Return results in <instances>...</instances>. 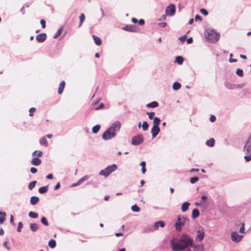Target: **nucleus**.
I'll return each instance as SVG.
<instances>
[{"label": "nucleus", "mask_w": 251, "mask_h": 251, "mask_svg": "<svg viewBox=\"0 0 251 251\" xmlns=\"http://www.w3.org/2000/svg\"><path fill=\"white\" fill-rule=\"evenodd\" d=\"M43 154L42 151H35L32 153V156H37L38 157H41Z\"/></svg>", "instance_id": "obj_41"}, {"label": "nucleus", "mask_w": 251, "mask_h": 251, "mask_svg": "<svg viewBox=\"0 0 251 251\" xmlns=\"http://www.w3.org/2000/svg\"><path fill=\"white\" fill-rule=\"evenodd\" d=\"M147 114L149 116V118L151 120L154 119L155 113L154 112H147Z\"/></svg>", "instance_id": "obj_46"}, {"label": "nucleus", "mask_w": 251, "mask_h": 251, "mask_svg": "<svg viewBox=\"0 0 251 251\" xmlns=\"http://www.w3.org/2000/svg\"><path fill=\"white\" fill-rule=\"evenodd\" d=\"M225 86L228 89H234L235 88V84H232L228 82H226L225 83Z\"/></svg>", "instance_id": "obj_24"}, {"label": "nucleus", "mask_w": 251, "mask_h": 251, "mask_svg": "<svg viewBox=\"0 0 251 251\" xmlns=\"http://www.w3.org/2000/svg\"><path fill=\"white\" fill-rule=\"evenodd\" d=\"M181 84L178 82H175L173 85V89L174 90H178L181 88Z\"/></svg>", "instance_id": "obj_28"}, {"label": "nucleus", "mask_w": 251, "mask_h": 251, "mask_svg": "<svg viewBox=\"0 0 251 251\" xmlns=\"http://www.w3.org/2000/svg\"><path fill=\"white\" fill-rule=\"evenodd\" d=\"M200 215V212L198 209H194L192 211V217L193 219H195Z\"/></svg>", "instance_id": "obj_19"}, {"label": "nucleus", "mask_w": 251, "mask_h": 251, "mask_svg": "<svg viewBox=\"0 0 251 251\" xmlns=\"http://www.w3.org/2000/svg\"><path fill=\"white\" fill-rule=\"evenodd\" d=\"M195 19L196 21H201V17L200 16H199V15H196Z\"/></svg>", "instance_id": "obj_57"}, {"label": "nucleus", "mask_w": 251, "mask_h": 251, "mask_svg": "<svg viewBox=\"0 0 251 251\" xmlns=\"http://www.w3.org/2000/svg\"><path fill=\"white\" fill-rule=\"evenodd\" d=\"M220 38V33L215 31L214 30H210L207 32L206 39L208 42L215 43L217 42Z\"/></svg>", "instance_id": "obj_2"}, {"label": "nucleus", "mask_w": 251, "mask_h": 251, "mask_svg": "<svg viewBox=\"0 0 251 251\" xmlns=\"http://www.w3.org/2000/svg\"><path fill=\"white\" fill-rule=\"evenodd\" d=\"M244 83L235 84V88H242L244 87Z\"/></svg>", "instance_id": "obj_54"}, {"label": "nucleus", "mask_w": 251, "mask_h": 251, "mask_svg": "<svg viewBox=\"0 0 251 251\" xmlns=\"http://www.w3.org/2000/svg\"><path fill=\"white\" fill-rule=\"evenodd\" d=\"M65 84V83L64 81H62L60 82L58 89V93L59 94H61L62 93L63 89L64 88Z\"/></svg>", "instance_id": "obj_20"}, {"label": "nucleus", "mask_w": 251, "mask_h": 251, "mask_svg": "<svg viewBox=\"0 0 251 251\" xmlns=\"http://www.w3.org/2000/svg\"><path fill=\"white\" fill-rule=\"evenodd\" d=\"M36 110V108H34V107H31L29 109V115L30 116H32L33 115V112H34Z\"/></svg>", "instance_id": "obj_48"}, {"label": "nucleus", "mask_w": 251, "mask_h": 251, "mask_svg": "<svg viewBox=\"0 0 251 251\" xmlns=\"http://www.w3.org/2000/svg\"><path fill=\"white\" fill-rule=\"evenodd\" d=\"M186 38V35H184V36H182L181 37H180L179 38V40L181 42H184Z\"/></svg>", "instance_id": "obj_56"}, {"label": "nucleus", "mask_w": 251, "mask_h": 251, "mask_svg": "<svg viewBox=\"0 0 251 251\" xmlns=\"http://www.w3.org/2000/svg\"><path fill=\"white\" fill-rule=\"evenodd\" d=\"M153 228L151 226H145L144 227L143 232H149L150 231H153Z\"/></svg>", "instance_id": "obj_37"}, {"label": "nucleus", "mask_w": 251, "mask_h": 251, "mask_svg": "<svg viewBox=\"0 0 251 251\" xmlns=\"http://www.w3.org/2000/svg\"><path fill=\"white\" fill-rule=\"evenodd\" d=\"M190 205V203L187 201H186V202H184V203H183V204H182L181 207V211L183 212L186 211L188 210Z\"/></svg>", "instance_id": "obj_16"}, {"label": "nucleus", "mask_w": 251, "mask_h": 251, "mask_svg": "<svg viewBox=\"0 0 251 251\" xmlns=\"http://www.w3.org/2000/svg\"><path fill=\"white\" fill-rule=\"evenodd\" d=\"M60 187V184L59 182H58L56 185L54 186V190H56L58 189Z\"/></svg>", "instance_id": "obj_59"}, {"label": "nucleus", "mask_w": 251, "mask_h": 251, "mask_svg": "<svg viewBox=\"0 0 251 251\" xmlns=\"http://www.w3.org/2000/svg\"><path fill=\"white\" fill-rule=\"evenodd\" d=\"M244 150L247 153H251V134L244 147Z\"/></svg>", "instance_id": "obj_10"}, {"label": "nucleus", "mask_w": 251, "mask_h": 251, "mask_svg": "<svg viewBox=\"0 0 251 251\" xmlns=\"http://www.w3.org/2000/svg\"><path fill=\"white\" fill-rule=\"evenodd\" d=\"M204 235V232L202 230H199L198 231V234L196 236V240L201 241L203 238Z\"/></svg>", "instance_id": "obj_15"}, {"label": "nucleus", "mask_w": 251, "mask_h": 251, "mask_svg": "<svg viewBox=\"0 0 251 251\" xmlns=\"http://www.w3.org/2000/svg\"><path fill=\"white\" fill-rule=\"evenodd\" d=\"M63 30V27H61L59 28L57 31L55 33V34L53 36L54 38H57L61 33L62 31Z\"/></svg>", "instance_id": "obj_40"}, {"label": "nucleus", "mask_w": 251, "mask_h": 251, "mask_svg": "<svg viewBox=\"0 0 251 251\" xmlns=\"http://www.w3.org/2000/svg\"><path fill=\"white\" fill-rule=\"evenodd\" d=\"M243 236L238 234L236 231H233L231 233V239L232 241L238 243L243 238Z\"/></svg>", "instance_id": "obj_8"}, {"label": "nucleus", "mask_w": 251, "mask_h": 251, "mask_svg": "<svg viewBox=\"0 0 251 251\" xmlns=\"http://www.w3.org/2000/svg\"><path fill=\"white\" fill-rule=\"evenodd\" d=\"M36 39L38 42L43 43L46 40L47 35L45 33H40L36 36Z\"/></svg>", "instance_id": "obj_11"}, {"label": "nucleus", "mask_w": 251, "mask_h": 251, "mask_svg": "<svg viewBox=\"0 0 251 251\" xmlns=\"http://www.w3.org/2000/svg\"><path fill=\"white\" fill-rule=\"evenodd\" d=\"M79 24L78 25V27H80L82 25L83 22L84 21L85 17L84 14L82 13L79 16Z\"/></svg>", "instance_id": "obj_30"}, {"label": "nucleus", "mask_w": 251, "mask_h": 251, "mask_svg": "<svg viewBox=\"0 0 251 251\" xmlns=\"http://www.w3.org/2000/svg\"><path fill=\"white\" fill-rule=\"evenodd\" d=\"M30 172H31V173H32V174H35V173H37V169L36 168H34V167H31V168H30Z\"/></svg>", "instance_id": "obj_52"}, {"label": "nucleus", "mask_w": 251, "mask_h": 251, "mask_svg": "<svg viewBox=\"0 0 251 251\" xmlns=\"http://www.w3.org/2000/svg\"><path fill=\"white\" fill-rule=\"evenodd\" d=\"M158 103L157 101H153L150 103H148L146 106L148 108H156L158 106Z\"/></svg>", "instance_id": "obj_18"}, {"label": "nucleus", "mask_w": 251, "mask_h": 251, "mask_svg": "<svg viewBox=\"0 0 251 251\" xmlns=\"http://www.w3.org/2000/svg\"><path fill=\"white\" fill-rule=\"evenodd\" d=\"M165 226V223L163 221H159L155 222L152 227L153 230H157L159 226L163 227Z\"/></svg>", "instance_id": "obj_13"}, {"label": "nucleus", "mask_w": 251, "mask_h": 251, "mask_svg": "<svg viewBox=\"0 0 251 251\" xmlns=\"http://www.w3.org/2000/svg\"><path fill=\"white\" fill-rule=\"evenodd\" d=\"M193 42V38L190 37L187 40V43L188 44H191Z\"/></svg>", "instance_id": "obj_61"}, {"label": "nucleus", "mask_w": 251, "mask_h": 251, "mask_svg": "<svg viewBox=\"0 0 251 251\" xmlns=\"http://www.w3.org/2000/svg\"><path fill=\"white\" fill-rule=\"evenodd\" d=\"M49 246L50 248H54L56 246L55 240L53 239H50L49 242Z\"/></svg>", "instance_id": "obj_32"}, {"label": "nucleus", "mask_w": 251, "mask_h": 251, "mask_svg": "<svg viewBox=\"0 0 251 251\" xmlns=\"http://www.w3.org/2000/svg\"><path fill=\"white\" fill-rule=\"evenodd\" d=\"M6 213L0 211V225L3 223L5 220Z\"/></svg>", "instance_id": "obj_25"}, {"label": "nucleus", "mask_w": 251, "mask_h": 251, "mask_svg": "<svg viewBox=\"0 0 251 251\" xmlns=\"http://www.w3.org/2000/svg\"><path fill=\"white\" fill-rule=\"evenodd\" d=\"M40 143L41 145H44L45 147H47L48 146V142L45 137H42L40 139Z\"/></svg>", "instance_id": "obj_26"}, {"label": "nucleus", "mask_w": 251, "mask_h": 251, "mask_svg": "<svg viewBox=\"0 0 251 251\" xmlns=\"http://www.w3.org/2000/svg\"><path fill=\"white\" fill-rule=\"evenodd\" d=\"M158 25L161 27H165L167 25V23L165 22H161L158 24Z\"/></svg>", "instance_id": "obj_53"}, {"label": "nucleus", "mask_w": 251, "mask_h": 251, "mask_svg": "<svg viewBox=\"0 0 251 251\" xmlns=\"http://www.w3.org/2000/svg\"><path fill=\"white\" fill-rule=\"evenodd\" d=\"M7 242L5 241L3 243V246L7 250H10V248L7 246Z\"/></svg>", "instance_id": "obj_58"}, {"label": "nucleus", "mask_w": 251, "mask_h": 251, "mask_svg": "<svg viewBox=\"0 0 251 251\" xmlns=\"http://www.w3.org/2000/svg\"><path fill=\"white\" fill-rule=\"evenodd\" d=\"M48 186H45L40 187L39 190L38 192L40 194H44L46 193L48 191Z\"/></svg>", "instance_id": "obj_29"}, {"label": "nucleus", "mask_w": 251, "mask_h": 251, "mask_svg": "<svg viewBox=\"0 0 251 251\" xmlns=\"http://www.w3.org/2000/svg\"><path fill=\"white\" fill-rule=\"evenodd\" d=\"M39 201V199L38 197L32 196L30 198V202L31 204H32V205H35L38 203Z\"/></svg>", "instance_id": "obj_17"}, {"label": "nucleus", "mask_w": 251, "mask_h": 251, "mask_svg": "<svg viewBox=\"0 0 251 251\" xmlns=\"http://www.w3.org/2000/svg\"><path fill=\"white\" fill-rule=\"evenodd\" d=\"M30 230L33 232H35L38 228V225L36 223H31L29 225Z\"/></svg>", "instance_id": "obj_21"}, {"label": "nucleus", "mask_w": 251, "mask_h": 251, "mask_svg": "<svg viewBox=\"0 0 251 251\" xmlns=\"http://www.w3.org/2000/svg\"><path fill=\"white\" fill-rule=\"evenodd\" d=\"M89 178V176L87 175L84 176L83 177L81 178L78 181H77V184H80L82 183H83L84 181L88 180Z\"/></svg>", "instance_id": "obj_35"}, {"label": "nucleus", "mask_w": 251, "mask_h": 251, "mask_svg": "<svg viewBox=\"0 0 251 251\" xmlns=\"http://www.w3.org/2000/svg\"><path fill=\"white\" fill-rule=\"evenodd\" d=\"M189 219L182 216H178L177 220H176L175 226L176 230L180 231L181 227L185 225L186 224H189Z\"/></svg>", "instance_id": "obj_1"}, {"label": "nucleus", "mask_w": 251, "mask_h": 251, "mask_svg": "<svg viewBox=\"0 0 251 251\" xmlns=\"http://www.w3.org/2000/svg\"><path fill=\"white\" fill-rule=\"evenodd\" d=\"M100 128V126L99 125H97L94 126L92 128V132L93 133H97Z\"/></svg>", "instance_id": "obj_33"}, {"label": "nucleus", "mask_w": 251, "mask_h": 251, "mask_svg": "<svg viewBox=\"0 0 251 251\" xmlns=\"http://www.w3.org/2000/svg\"><path fill=\"white\" fill-rule=\"evenodd\" d=\"M144 141L143 136L141 134H138L133 136L131 139V144L134 146H138L141 144Z\"/></svg>", "instance_id": "obj_4"}, {"label": "nucleus", "mask_w": 251, "mask_h": 251, "mask_svg": "<svg viewBox=\"0 0 251 251\" xmlns=\"http://www.w3.org/2000/svg\"><path fill=\"white\" fill-rule=\"evenodd\" d=\"M139 25H143L145 24V21L143 19H140L139 21H138Z\"/></svg>", "instance_id": "obj_60"}, {"label": "nucleus", "mask_w": 251, "mask_h": 251, "mask_svg": "<svg viewBox=\"0 0 251 251\" xmlns=\"http://www.w3.org/2000/svg\"><path fill=\"white\" fill-rule=\"evenodd\" d=\"M92 37L95 41V44L97 45L100 46L101 44V40L100 39V38H99V37H98L95 35H93L92 36Z\"/></svg>", "instance_id": "obj_22"}, {"label": "nucleus", "mask_w": 251, "mask_h": 251, "mask_svg": "<svg viewBox=\"0 0 251 251\" xmlns=\"http://www.w3.org/2000/svg\"><path fill=\"white\" fill-rule=\"evenodd\" d=\"M120 128L121 124L120 122L116 121L114 122L108 128H109V130L111 131L112 132L116 134V132L120 130Z\"/></svg>", "instance_id": "obj_7"}, {"label": "nucleus", "mask_w": 251, "mask_h": 251, "mask_svg": "<svg viewBox=\"0 0 251 251\" xmlns=\"http://www.w3.org/2000/svg\"><path fill=\"white\" fill-rule=\"evenodd\" d=\"M40 24L42 25L43 28H45L46 27V21L45 20L42 19L40 21Z\"/></svg>", "instance_id": "obj_51"}, {"label": "nucleus", "mask_w": 251, "mask_h": 251, "mask_svg": "<svg viewBox=\"0 0 251 251\" xmlns=\"http://www.w3.org/2000/svg\"><path fill=\"white\" fill-rule=\"evenodd\" d=\"M142 127L143 131H145L147 130L149 128V125L148 122L146 121L143 122Z\"/></svg>", "instance_id": "obj_38"}, {"label": "nucleus", "mask_w": 251, "mask_h": 251, "mask_svg": "<svg viewBox=\"0 0 251 251\" xmlns=\"http://www.w3.org/2000/svg\"><path fill=\"white\" fill-rule=\"evenodd\" d=\"M160 128L159 126H153L151 129V133L152 138H155L160 132Z\"/></svg>", "instance_id": "obj_12"}, {"label": "nucleus", "mask_w": 251, "mask_h": 251, "mask_svg": "<svg viewBox=\"0 0 251 251\" xmlns=\"http://www.w3.org/2000/svg\"><path fill=\"white\" fill-rule=\"evenodd\" d=\"M184 61V58L181 56H176V62H177L179 65H181Z\"/></svg>", "instance_id": "obj_31"}, {"label": "nucleus", "mask_w": 251, "mask_h": 251, "mask_svg": "<svg viewBox=\"0 0 251 251\" xmlns=\"http://www.w3.org/2000/svg\"><path fill=\"white\" fill-rule=\"evenodd\" d=\"M131 210L134 212H138L140 209L136 204H134L131 206Z\"/></svg>", "instance_id": "obj_44"}, {"label": "nucleus", "mask_w": 251, "mask_h": 251, "mask_svg": "<svg viewBox=\"0 0 251 251\" xmlns=\"http://www.w3.org/2000/svg\"><path fill=\"white\" fill-rule=\"evenodd\" d=\"M46 178L47 179H52L53 178V176L52 174H50L49 175H48L47 176H46Z\"/></svg>", "instance_id": "obj_63"}, {"label": "nucleus", "mask_w": 251, "mask_h": 251, "mask_svg": "<svg viewBox=\"0 0 251 251\" xmlns=\"http://www.w3.org/2000/svg\"><path fill=\"white\" fill-rule=\"evenodd\" d=\"M165 13L168 16H172L176 13V6L174 4H171L168 6L166 9Z\"/></svg>", "instance_id": "obj_6"}, {"label": "nucleus", "mask_w": 251, "mask_h": 251, "mask_svg": "<svg viewBox=\"0 0 251 251\" xmlns=\"http://www.w3.org/2000/svg\"><path fill=\"white\" fill-rule=\"evenodd\" d=\"M41 223L46 226H49V223L45 217H43L41 219Z\"/></svg>", "instance_id": "obj_39"}, {"label": "nucleus", "mask_w": 251, "mask_h": 251, "mask_svg": "<svg viewBox=\"0 0 251 251\" xmlns=\"http://www.w3.org/2000/svg\"><path fill=\"white\" fill-rule=\"evenodd\" d=\"M23 224L22 222H19L18 223V228L17 229V231L21 232V229L23 228Z\"/></svg>", "instance_id": "obj_47"}, {"label": "nucleus", "mask_w": 251, "mask_h": 251, "mask_svg": "<svg viewBox=\"0 0 251 251\" xmlns=\"http://www.w3.org/2000/svg\"><path fill=\"white\" fill-rule=\"evenodd\" d=\"M31 163L32 165L34 166H39L41 163V160L38 157H34L32 159Z\"/></svg>", "instance_id": "obj_14"}, {"label": "nucleus", "mask_w": 251, "mask_h": 251, "mask_svg": "<svg viewBox=\"0 0 251 251\" xmlns=\"http://www.w3.org/2000/svg\"><path fill=\"white\" fill-rule=\"evenodd\" d=\"M236 74L240 77H242L244 75L243 71L239 68H238L236 70Z\"/></svg>", "instance_id": "obj_43"}, {"label": "nucleus", "mask_w": 251, "mask_h": 251, "mask_svg": "<svg viewBox=\"0 0 251 251\" xmlns=\"http://www.w3.org/2000/svg\"><path fill=\"white\" fill-rule=\"evenodd\" d=\"M161 120L158 117H155L153 121V126H159Z\"/></svg>", "instance_id": "obj_27"}, {"label": "nucleus", "mask_w": 251, "mask_h": 251, "mask_svg": "<svg viewBox=\"0 0 251 251\" xmlns=\"http://www.w3.org/2000/svg\"><path fill=\"white\" fill-rule=\"evenodd\" d=\"M246 154H248L247 155H245L244 156V159L246 162H249L251 160V153H247Z\"/></svg>", "instance_id": "obj_45"}, {"label": "nucleus", "mask_w": 251, "mask_h": 251, "mask_svg": "<svg viewBox=\"0 0 251 251\" xmlns=\"http://www.w3.org/2000/svg\"><path fill=\"white\" fill-rule=\"evenodd\" d=\"M37 181L33 180L30 182L28 185V188L29 190H32L35 186Z\"/></svg>", "instance_id": "obj_34"}, {"label": "nucleus", "mask_w": 251, "mask_h": 251, "mask_svg": "<svg viewBox=\"0 0 251 251\" xmlns=\"http://www.w3.org/2000/svg\"><path fill=\"white\" fill-rule=\"evenodd\" d=\"M200 12L201 14L204 16H207L208 14L207 11L204 8H201L200 9Z\"/></svg>", "instance_id": "obj_49"}, {"label": "nucleus", "mask_w": 251, "mask_h": 251, "mask_svg": "<svg viewBox=\"0 0 251 251\" xmlns=\"http://www.w3.org/2000/svg\"><path fill=\"white\" fill-rule=\"evenodd\" d=\"M239 232L242 233H245V224L244 223L242 224V226L240 228Z\"/></svg>", "instance_id": "obj_50"}, {"label": "nucleus", "mask_w": 251, "mask_h": 251, "mask_svg": "<svg viewBox=\"0 0 251 251\" xmlns=\"http://www.w3.org/2000/svg\"><path fill=\"white\" fill-rule=\"evenodd\" d=\"M210 121L211 122H214L216 120V117L214 115H212L210 117Z\"/></svg>", "instance_id": "obj_55"}, {"label": "nucleus", "mask_w": 251, "mask_h": 251, "mask_svg": "<svg viewBox=\"0 0 251 251\" xmlns=\"http://www.w3.org/2000/svg\"><path fill=\"white\" fill-rule=\"evenodd\" d=\"M199 180V178L198 176H194L191 177L190 179V182L192 184H194Z\"/></svg>", "instance_id": "obj_42"}, {"label": "nucleus", "mask_w": 251, "mask_h": 251, "mask_svg": "<svg viewBox=\"0 0 251 251\" xmlns=\"http://www.w3.org/2000/svg\"><path fill=\"white\" fill-rule=\"evenodd\" d=\"M122 29L125 31L136 33L139 31V29L134 25H126Z\"/></svg>", "instance_id": "obj_9"}, {"label": "nucleus", "mask_w": 251, "mask_h": 251, "mask_svg": "<svg viewBox=\"0 0 251 251\" xmlns=\"http://www.w3.org/2000/svg\"><path fill=\"white\" fill-rule=\"evenodd\" d=\"M104 107V104L103 103H101L100 104V105L97 107L96 108V110H99L100 109H101L103 107Z\"/></svg>", "instance_id": "obj_62"}, {"label": "nucleus", "mask_w": 251, "mask_h": 251, "mask_svg": "<svg viewBox=\"0 0 251 251\" xmlns=\"http://www.w3.org/2000/svg\"><path fill=\"white\" fill-rule=\"evenodd\" d=\"M206 145L210 147H213L215 145V140L213 138L207 140L206 142Z\"/></svg>", "instance_id": "obj_23"}, {"label": "nucleus", "mask_w": 251, "mask_h": 251, "mask_svg": "<svg viewBox=\"0 0 251 251\" xmlns=\"http://www.w3.org/2000/svg\"><path fill=\"white\" fill-rule=\"evenodd\" d=\"M229 61L230 63L236 62L237 61V60L236 59H233L230 58L229 59Z\"/></svg>", "instance_id": "obj_64"}, {"label": "nucleus", "mask_w": 251, "mask_h": 251, "mask_svg": "<svg viewBox=\"0 0 251 251\" xmlns=\"http://www.w3.org/2000/svg\"><path fill=\"white\" fill-rule=\"evenodd\" d=\"M117 169V166L116 164H112L107 166L104 170H101L99 173V175L107 177L111 173L114 172Z\"/></svg>", "instance_id": "obj_3"}, {"label": "nucleus", "mask_w": 251, "mask_h": 251, "mask_svg": "<svg viewBox=\"0 0 251 251\" xmlns=\"http://www.w3.org/2000/svg\"><path fill=\"white\" fill-rule=\"evenodd\" d=\"M116 136V134L112 132L111 131L107 128L106 130L103 133L102 138L104 140H108L111 139Z\"/></svg>", "instance_id": "obj_5"}, {"label": "nucleus", "mask_w": 251, "mask_h": 251, "mask_svg": "<svg viewBox=\"0 0 251 251\" xmlns=\"http://www.w3.org/2000/svg\"><path fill=\"white\" fill-rule=\"evenodd\" d=\"M28 216L30 218L35 219V218H38V214L35 212L30 211L28 213Z\"/></svg>", "instance_id": "obj_36"}]
</instances>
